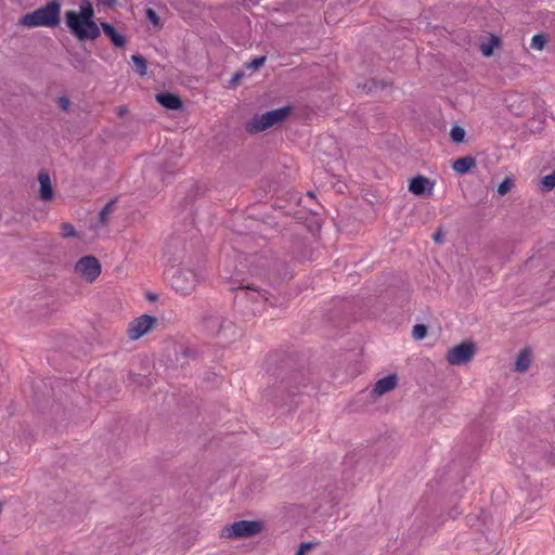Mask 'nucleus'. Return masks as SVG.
Here are the masks:
<instances>
[{
  "label": "nucleus",
  "mask_w": 555,
  "mask_h": 555,
  "mask_svg": "<svg viewBox=\"0 0 555 555\" xmlns=\"http://www.w3.org/2000/svg\"><path fill=\"white\" fill-rule=\"evenodd\" d=\"M466 131L461 126H453L450 130V138L454 143H461L465 139Z\"/></svg>",
  "instance_id": "20"
},
{
  "label": "nucleus",
  "mask_w": 555,
  "mask_h": 555,
  "mask_svg": "<svg viewBox=\"0 0 555 555\" xmlns=\"http://www.w3.org/2000/svg\"><path fill=\"white\" fill-rule=\"evenodd\" d=\"M308 548V544H301L300 548L296 552L295 555H305Z\"/></svg>",
  "instance_id": "30"
},
{
  "label": "nucleus",
  "mask_w": 555,
  "mask_h": 555,
  "mask_svg": "<svg viewBox=\"0 0 555 555\" xmlns=\"http://www.w3.org/2000/svg\"><path fill=\"white\" fill-rule=\"evenodd\" d=\"M103 4L106 5H113L115 3V0H100Z\"/></svg>",
  "instance_id": "31"
},
{
  "label": "nucleus",
  "mask_w": 555,
  "mask_h": 555,
  "mask_svg": "<svg viewBox=\"0 0 555 555\" xmlns=\"http://www.w3.org/2000/svg\"><path fill=\"white\" fill-rule=\"evenodd\" d=\"M203 280L201 272L188 268L177 269L170 279L172 288L181 295H190Z\"/></svg>",
  "instance_id": "5"
},
{
  "label": "nucleus",
  "mask_w": 555,
  "mask_h": 555,
  "mask_svg": "<svg viewBox=\"0 0 555 555\" xmlns=\"http://www.w3.org/2000/svg\"><path fill=\"white\" fill-rule=\"evenodd\" d=\"M74 271L85 282L93 283L101 274L102 268L94 256H83L76 262Z\"/></svg>",
  "instance_id": "7"
},
{
  "label": "nucleus",
  "mask_w": 555,
  "mask_h": 555,
  "mask_svg": "<svg viewBox=\"0 0 555 555\" xmlns=\"http://www.w3.org/2000/svg\"><path fill=\"white\" fill-rule=\"evenodd\" d=\"M264 529L262 520H238L224 526L220 531V538L238 540L259 534Z\"/></svg>",
  "instance_id": "4"
},
{
  "label": "nucleus",
  "mask_w": 555,
  "mask_h": 555,
  "mask_svg": "<svg viewBox=\"0 0 555 555\" xmlns=\"http://www.w3.org/2000/svg\"><path fill=\"white\" fill-rule=\"evenodd\" d=\"M531 353L528 349H522L515 361V369L518 372H526L531 364Z\"/></svg>",
  "instance_id": "16"
},
{
  "label": "nucleus",
  "mask_w": 555,
  "mask_h": 555,
  "mask_svg": "<svg viewBox=\"0 0 555 555\" xmlns=\"http://www.w3.org/2000/svg\"><path fill=\"white\" fill-rule=\"evenodd\" d=\"M434 184L426 177L418 176L413 178L409 183V191L414 195H423L427 190L431 192Z\"/></svg>",
  "instance_id": "10"
},
{
  "label": "nucleus",
  "mask_w": 555,
  "mask_h": 555,
  "mask_svg": "<svg viewBox=\"0 0 555 555\" xmlns=\"http://www.w3.org/2000/svg\"><path fill=\"white\" fill-rule=\"evenodd\" d=\"M101 27L115 47L122 48L125 46L126 38L119 34L111 24L101 23Z\"/></svg>",
  "instance_id": "13"
},
{
  "label": "nucleus",
  "mask_w": 555,
  "mask_h": 555,
  "mask_svg": "<svg viewBox=\"0 0 555 555\" xmlns=\"http://www.w3.org/2000/svg\"><path fill=\"white\" fill-rule=\"evenodd\" d=\"M127 112V108L126 107H120L119 108V115H122Z\"/></svg>",
  "instance_id": "32"
},
{
  "label": "nucleus",
  "mask_w": 555,
  "mask_h": 555,
  "mask_svg": "<svg viewBox=\"0 0 555 555\" xmlns=\"http://www.w3.org/2000/svg\"><path fill=\"white\" fill-rule=\"evenodd\" d=\"M57 102H59L60 107H61L63 111H65V112H66V111H68V109H69L70 101H69L67 98L62 96V98H60V99H59V101H57Z\"/></svg>",
  "instance_id": "28"
},
{
  "label": "nucleus",
  "mask_w": 555,
  "mask_h": 555,
  "mask_svg": "<svg viewBox=\"0 0 555 555\" xmlns=\"http://www.w3.org/2000/svg\"><path fill=\"white\" fill-rule=\"evenodd\" d=\"M156 101L167 109H179L183 105L181 99L177 94L168 92L156 94Z\"/></svg>",
  "instance_id": "12"
},
{
  "label": "nucleus",
  "mask_w": 555,
  "mask_h": 555,
  "mask_svg": "<svg viewBox=\"0 0 555 555\" xmlns=\"http://www.w3.org/2000/svg\"><path fill=\"white\" fill-rule=\"evenodd\" d=\"M500 47V39L491 37L487 42L481 43L480 51L485 56H491L496 48Z\"/></svg>",
  "instance_id": "17"
},
{
  "label": "nucleus",
  "mask_w": 555,
  "mask_h": 555,
  "mask_svg": "<svg viewBox=\"0 0 555 555\" xmlns=\"http://www.w3.org/2000/svg\"><path fill=\"white\" fill-rule=\"evenodd\" d=\"M292 112L293 107L287 105L263 114L255 115L246 124V130L250 133L262 132L269 128L281 125L291 116Z\"/></svg>",
  "instance_id": "2"
},
{
  "label": "nucleus",
  "mask_w": 555,
  "mask_h": 555,
  "mask_svg": "<svg viewBox=\"0 0 555 555\" xmlns=\"http://www.w3.org/2000/svg\"><path fill=\"white\" fill-rule=\"evenodd\" d=\"M60 23V4L55 1L48 3L22 18V24L28 27H54Z\"/></svg>",
  "instance_id": "3"
},
{
  "label": "nucleus",
  "mask_w": 555,
  "mask_h": 555,
  "mask_svg": "<svg viewBox=\"0 0 555 555\" xmlns=\"http://www.w3.org/2000/svg\"><path fill=\"white\" fill-rule=\"evenodd\" d=\"M242 291L244 293L245 298L251 301L253 304H263L268 299L266 292L259 288L246 286Z\"/></svg>",
  "instance_id": "14"
},
{
  "label": "nucleus",
  "mask_w": 555,
  "mask_h": 555,
  "mask_svg": "<svg viewBox=\"0 0 555 555\" xmlns=\"http://www.w3.org/2000/svg\"><path fill=\"white\" fill-rule=\"evenodd\" d=\"M157 323V319L150 314H142L131 320L127 327L129 340L134 341L149 334Z\"/></svg>",
  "instance_id": "8"
},
{
  "label": "nucleus",
  "mask_w": 555,
  "mask_h": 555,
  "mask_svg": "<svg viewBox=\"0 0 555 555\" xmlns=\"http://www.w3.org/2000/svg\"><path fill=\"white\" fill-rule=\"evenodd\" d=\"M65 23L80 41L95 40L101 35L100 27L94 22L93 5L89 0L80 1L78 10L66 11Z\"/></svg>",
  "instance_id": "1"
},
{
  "label": "nucleus",
  "mask_w": 555,
  "mask_h": 555,
  "mask_svg": "<svg viewBox=\"0 0 555 555\" xmlns=\"http://www.w3.org/2000/svg\"><path fill=\"white\" fill-rule=\"evenodd\" d=\"M476 350V345L473 341L465 340L448 349L446 359L451 365H463L473 360Z\"/></svg>",
  "instance_id": "6"
},
{
  "label": "nucleus",
  "mask_w": 555,
  "mask_h": 555,
  "mask_svg": "<svg viewBox=\"0 0 555 555\" xmlns=\"http://www.w3.org/2000/svg\"><path fill=\"white\" fill-rule=\"evenodd\" d=\"M476 165L475 158L470 156L461 157L453 162L452 169L457 173H466Z\"/></svg>",
  "instance_id": "15"
},
{
  "label": "nucleus",
  "mask_w": 555,
  "mask_h": 555,
  "mask_svg": "<svg viewBox=\"0 0 555 555\" xmlns=\"http://www.w3.org/2000/svg\"><path fill=\"white\" fill-rule=\"evenodd\" d=\"M443 237H444V234L442 231H438L437 233H435L434 235V241L438 244H441L443 242Z\"/></svg>",
  "instance_id": "29"
},
{
  "label": "nucleus",
  "mask_w": 555,
  "mask_h": 555,
  "mask_svg": "<svg viewBox=\"0 0 555 555\" xmlns=\"http://www.w3.org/2000/svg\"><path fill=\"white\" fill-rule=\"evenodd\" d=\"M264 62H266V56H260V57L254 59L248 64V67L253 68V69H258L259 67H261L264 64Z\"/></svg>",
  "instance_id": "27"
},
{
  "label": "nucleus",
  "mask_w": 555,
  "mask_h": 555,
  "mask_svg": "<svg viewBox=\"0 0 555 555\" xmlns=\"http://www.w3.org/2000/svg\"><path fill=\"white\" fill-rule=\"evenodd\" d=\"M39 196L42 201H51L54 197L52 182L47 171H40L38 175Z\"/></svg>",
  "instance_id": "9"
},
{
  "label": "nucleus",
  "mask_w": 555,
  "mask_h": 555,
  "mask_svg": "<svg viewBox=\"0 0 555 555\" xmlns=\"http://www.w3.org/2000/svg\"><path fill=\"white\" fill-rule=\"evenodd\" d=\"M132 61L139 72V74L141 76H144L146 75V70H147V66H146V62L144 61V59H142L141 56L139 55H132Z\"/></svg>",
  "instance_id": "24"
},
{
  "label": "nucleus",
  "mask_w": 555,
  "mask_h": 555,
  "mask_svg": "<svg viewBox=\"0 0 555 555\" xmlns=\"http://www.w3.org/2000/svg\"><path fill=\"white\" fill-rule=\"evenodd\" d=\"M397 386V376L395 374L385 376L378 379L375 383L373 391L377 396H383L391 390H393Z\"/></svg>",
  "instance_id": "11"
},
{
  "label": "nucleus",
  "mask_w": 555,
  "mask_h": 555,
  "mask_svg": "<svg viewBox=\"0 0 555 555\" xmlns=\"http://www.w3.org/2000/svg\"><path fill=\"white\" fill-rule=\"evenodd\" d=\"M539 188L542 192H550L555 189V170L541 179Z\"/></svg>",
  "instance_id": "18"
},
{
  "label": "nucleus",
  "mask_w": 555,
  "mask_h": 555,
  "mask_svg": "<svg viewBox=\"0 0 555 555\" xmlns=\"http://www.w3.org/2000/svg\"><path fill=\"white\" fill-rule=\"evenodd\" d=\"M114 210V201L108 202L100 211V221L102 225H105L108 221L109 216L113 214Z\"/></svg>",
  "instance_id": "21"
},
{
  "label": "nucleus",
  "mask_w": 555,
  "mask_h": 555,
  "mask_svg": "<svg viewBox=\"0 0 555 555\" xmlns=\"http://www.w3.org/2000/svg\"><path fill=\"white\" fill-rule=\"evenodd\" d=\"M60 230H61V235L64 238L78 237L79 236V234L76 231L75 227L72 223H69V222H63L60 225Z\"/></svg>",
  "instance_id": "19"
},
{
  "label": "nucleus",
  "mask_w": 555,
  "mask_h": 555,
  "mask_svg": "<svg viewBox=\"0 0 555 555\" xmlns=\"http://www.w3.org/2000/svg\"><path fill=\"white\" fill-rule=\"evenodd\" d=\"M514 185V180L512 178H505L498 186L499 195L503 196L507 194Z\"/></svg>",
  "instance_id": "23"
},
{
  "label": "nucleus",
  "mask_w": 555,
  "mask_h": 555,
  "mask_svg": "<svg viewBox=\"0 0 555 555\" xmlns=\"http://www.w3.org/2000/svg\"><path fill=\"white\" fill-rule=\"evenodd\" d=\"M146 17L154 26L158 27L160 25L159 16L153 9L149 8L146 10Z\"/></svg>",
  "instance_id": "26"
},
{
  "label": "nucleus",
  "mask_w": 555,
  "mask_h": 555,
  "mask_svg": "<svg viewBox=\"0 0 555 555\" xmlns=\"http://www.w3.org/2000/svg\"><path fill=\"white\" fill-rule=\"evenodd\" d=\"M412 335L416 340H421L427 335V327L423 324H417L413 327Z\"/></svg>",
  "instance_id": "25"
},
{
  "label": "nucleus",
  "mask_w": 555,
  "mask_h": 555,
  "mask_svg": "<svg viewBox=\"0 0 555 555\" xmlns=\"http://www.w3.org/2000/svg\"><path fill=\"white\" fill-rule=\"evenodd\" d=\"M546 39L543 35L538 34L531 38L530 47L533 50L542 51L545 47Z\"/></svg>",
  "instance_id": "22"
}]
</instances>
